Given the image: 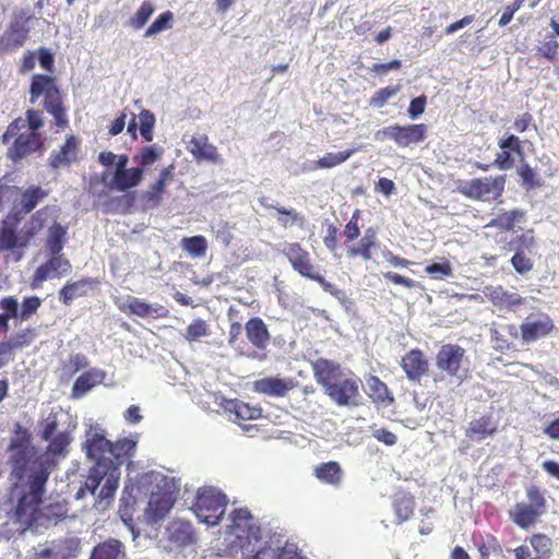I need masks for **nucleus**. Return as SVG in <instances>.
Here are the masks:
<instances>
[{
  "mask_svg": "<svg viewBox=\"0 0 559 559\" xmlns=\"http://www.w3.org/2000/svg\"><path fill=\"white\" fill-rule=\"evenodd\" d=\"M46 441V451L39 453L32 443L28 430L17 424L7 449L11 499L17 501L15 518L20 522L32 520L46 493V485L52 469L58 460L68 454L72 437L70 431L64 430Z\"/></svg>",
  "mask_w": 559,
  "mask_h": 559,
  "instance_id": "1",
  "label": "nucleus"
},
{
  "mask_svg": "<svg viewBox=\"0 0 559 559\" xmlns=\"http://www.w3.org/2000/svg\"><path fill=\"white\" fill-rule=\"evenodd\" d=\"M83 450L94 465L74 497L76 500L90 498L92 508L104 512L111 506L119 485L121 474L119 462L111 459V442L100 427H91L86 431Z\"/></svg>",
  "mask_w": 559,
  "mask_h": 559,
  "instance_id": "2",
  "label": "nucleus"
},
{
  "mask_svg": "<svg viewBox=\"0 0 559 559\" xmlns=\"http://www.w3.org/2000/svg\"><path fill=\"white\" fill-rule=\"evenodd\" d=\"M228 534L235 536L233 544L241 550V559H306L294 543L271 538L262 543L261 528L247 509L234 510Z\"/></svg>",
  "mask_w": 559,
  "mask_h": 559,
  "instance_id": "3",
  "label": "nucleus"
},
{
  "mask_svg": "<svg viewBox=\"0 0 559 559\" xmlns=\"http://www.w3.org/2000/svg\"><path fill=\"white\" fill-rule=\"evenodd\" d=\"M313 371L316 381L336 405H356L360 380L350 371H345L340 364L326 359H318L313 364Z\"/></svg>",
  "mask_w": 559,
  "mask_h": 559,
  "instance_id": "4",
  "label": "nucleus"
},
{
  "mask_svg": "<svg viewBox=\"0 0 559 559\" xmlns=\"http://www.w3.org/2000/svg\"><path fill=\"white\" fill-rule=\"evenodd\" d=\"M141 486H150V499L144 511V520L150 525L157 524L171 510L175 503L176 483L174 478L158 472L142 476Z\"/></svg>",
  "mask_w": 559,
  "mask_h": 559,
  "instance_id": "5",
  "label": "nucleus"
},
{
  "mask_svg": "<svg viewBox=\"0 0 559 559\" xmlns=\"http://www.w3.org/2000/svg\"><path fill=\"white\" fill-rule=\"evenodd\" d=\"M29 102L35 104L41 96L45 109L53 116L56 124L64 128L68 124L67 115L61 104V96L56 80L52 76L35 74L29 86Z\"/></svg>",
  "mask_w": 559,
  "mask_h": 559,
  "instance_id": "6",
  "label": "nucleus"
},
{
  "mask_svg": "<svg viewBox=\"0 0 559 559\" xmlns=\"http://www.w3.org/2000/svg\"><path fill=\"white\" fill-rule=\"evenodd\" d=\"M226 506L227 498L219 489L204 487L199 489L192 510L199 522L211 527L219 523Z\"/></svg>",
  "mask_w": 559,
  "mask_h": 559,
  "instance_id": "7",
  "label": "nucleus"
},
{
  "mask_svg": "<svg viewBox=\"0 0 559 559\" xmlns=\"http://www.w3.org/2000/svg\"><path fill=\"white\" fill-rule=\"evenodd\" d=\"M21 128H25V122L17 119L9 124L2 135L3 143L14 138V142L8 151V156L13 162L21 160L29 154L37 152L41 148L44 143L41 134H35L34 131H21Z\"/></svg>",
  "mask_w": 559,
  "mask_h": 559,
  "instance_id": "8",
  "label": "nucleus"
},
{
  "mask_svg": "<svg viewBox=\"0 0 559 559\" xmlns=\"http://www.w3.org/2000/svg\"><path fill=\"white\" fill-rule=\"evenodd\" d=\"M436 367L449 377L463 382L468 373L465 349L455 344H444L436 355Z\"/></svg>",
  "mask_w": 559,
  "mask_h": 559,
  "instance_id": "9",
  "label": "nucleus"
},
{
  "mask_svg": "<svg viewBox=\"0 0 559 559\" xmlns=\"http://www.w3.org/2000/svg\"><path fill=\"white\" fill-rule=\"evenodd\" d=\"M427 127L424 123L419 124H407L400 126L394 124L378 130L374 133L377 141H383L385 139L393 140L399 146L407 147L412 144L420 143L425 140Z\"/></svg>",
  "mask_w": 559,
  "mask_h": 559,
  "instance_id": "10",
  "label": "nucleus"
},
{
  "mask_svg": "<svg viewBox=\"0 0 559 559\" xmlns=\"http://www.w3.org/2000/svg\"><path fill=\"white\" fill-rule=\"evenodd\" d=\"M506 179L502 176L496 178H477L466 182L461 192L472 199L488 201L500 197L504 189Z\"/></svg>",
  "mask_w": 559,
  "mask_h": 559,
  "instance_id": "11",
  "label": "nucleus"
},
{
  "mask_svg": "<svg viewBox=\"0 0 559 559\" xmlns=\"http://www.w3.org/2000/svg\"><path fill=\"white\" fill-rule=\"evenodd\" d=\"M197 542L192 524L183 520H174L168 524L163 538L164 548L168 551H177L193 545Z\"/></svg>",
  "mask_w": 559,
  "mask_h": 559,
  "instance_id": "12",
  "label": "nucleus"
},
{
  "mask_svg": "<svg viewBox=\"0 0 559 559\" xmlns=\"http://www.w3.org/2000/svg\"><path fill=\"white\" fill-rule=\"evenodd\" d=\"M50 254L51 257L36 269L31 283L33 288H37L48 278L61 277L71 272L72 265L62 253Z\"/></svg>",
  "mask_w": 559,
  "mask_h": 559,
  "instance_id": "13",
  "label": "nucleus"
},
{
  "mask_svg": "<svg viewBox=\"0 0 559 559\" xmlns=\"http://www.w3.org/2000/svg\"><path fill=\"white\" fill-rule=\"evenodd\" d=\"M282 253L287 258L294 271L301 276L309 278L316 272L311 263L310 254L298 242H286L283 245Z\"/></svg>",
  "mask_w": 559,
  "mask_h": 559,
  "instance_id": "14",
  "label": "nucleus"
},
{
  "mask_svg": "<svg viewBox=\"0 0 559 559\" xmlns=\"http://www.w3.org/2000/svg\"><path fill=\"white\" fill-rule=\"evenodd\" d=\"M554 329L552 320L545 314L530 316L521 324V335L525 343L546 337Z\"/></svg>",
  "mask_w": 559,
  "mask_h": 559,
  "instance_id": "15",
  "label": "nucleus"
},
{
  "mask_svg": "<svg viewBox=\"0 0 559 559\" xmlns=\"http://www.w3.org/2000/svg\"><path fill=\"white\" fill-rule=\"evenodd\" d=\"M401 367L406 378L419 382L429 371V362L420 349H412L402 357Z\"/></svg>",
  "mask_w": 559,
  "mask_h": 559,
  "instance_id": "16",
  "label": "nucleus"
},
{
  "mask_svg": "<svg viewBox=\"0 0 559 559\" xmlns=\"http://www.w3.org/2000/svg\"><path fill=\"white\" fill-rule=\"evenodd\" d=\"M98 284L96 278L91 277L68 282L59 292V300L69 306L74 299L91 295Z\"/></svg>",
  "mask_w": 559,
  "mask_h": 559,
  "instance_id": "17",
  "label": "nucleus"
},
{
  "mask_svg": "<svg viewBox=\"0 0 559 559\" xmlns=\"http://www.w3.org/2000/svg\"><path fill=\"white\" fill-rule=\"evenodd\" d=\"M188 151L198 162L221 163L216 146L209 142V138L205 134L192 136L188 143Z\"/></svg>",
  "mask_w": 559,
  "mask_h": 559,
  "instance_id": "18",
  "label": "nucleus"
},
{
  "mask_svg": "<svg viewBox=\"0 0 559 559\" xmlns=\"http://www.w3.org/2000/svg\"><path fill=\"white\" fill-rule=\"evenodd\" d=\"M485 296L497 307L513 310L523 305L524 298L515 292H509L501 286H486Z\"/></svg>",
  "mask_w": 559,
  "mask_h": 559,
  "instance_id": "19",
  "label": "nucleus"
},
{
  "mask_svg": "<svg viewBox=\"0 0 559 559\" xmlns=\"http://www.w3.org/2000/svg\"><path fill=\"white\" fill-rule=\"evenodd\" d=\"M28 36V29L24 23L15 19L10 23L5 32L0 38V47L2 49H16L24 45Z\"/></svg>",
  "mask_w": 559,
  "mask_h": 559,
  "instance_id": "20",
  "label": "nucleus"
},
{
  "mask_svg": "<svg viewBox=\"0 0 559 559\" xmlns=\"http://www.w3.org/2000/svg\"><path fill=\"white\" fill-rule=\"evenodd\" d=\"M88 559H127L124 544L116 538H108L97 544Z\"/></svg>",
  "mask_w": 559,
  "mask_h": 559,
  "instance_id": "21",
  "label": "nucleus"
},
{
  "mask_svg": "<svg viewBox=\"0 0 559 559\" xmlns=\"http://www.w3.org/2000/svg\"><path fill=\"white\" fill-rule=\"evenodd\" d=\"M144 170L141 167H132L122 171H115L108 187L124 192L139 186L143 178Z\"/></svg>",
  "mask_w": 559,
  "mask_h": 559,
  "instance_id": "22",
  "label": "nucleus"
},
{
  "mask_svg": "<svg viewBox=\"0 0 559 559\" xmlns=\"http://www.w3.org/2000/svg\"><path fill=\"white\" fill-rule=\"evenodd\" d=\"M106 377L105 371L100 369H90L83 372L74 382L72 386L71 396L73 399L83 397L95 385L102 383Z\"/></svg>",
  "mask_w": 559,
  "mask_h": 559,
  "instance_id": "23",
  "label": "nucleus"
},
{
  "mask_svg": "<svg viewBox=\"0 0 559 559\" xmlns=\"http://www.w3.org/2000/svg\"><path fill=\"white\" fill-rule=\"evenodd\" d=\"M293 389L290 380L263 378L253 382V391L270 396H285Z\"/></svg>",
  "mask_w": 559,
  "mask_h": 559,
  "instance_id": "24",
  "label": "nucleus"
},
{
  "mask_svg": "<svg viewBox=\"0 0 559 559\" xmlns=\"http://www.w3.org/2000/svg\"><path fill=\"white\" fill-rule=\"evenodd\" d=\"M246 335L249 342L258 349H265L270 334L262 319L251 318L245 325Z\"/></svg>",
  "mask_w": 559,
  "mask_h": 559,
  "instance_id": "25",
  "label": "nucleus"
},
{
  "mask_svg": "<svg viewBox=\"0 0 559 559\" xmlns=\"http://www.w3.org/2000/svg\"><path fill=\"white\" fill-rule=\"evenodd\" d=\"M219 405L225 412L234 414L237 420H252L261 416V408L250 406L237 400H226L221 397Z\"/></svg>",
  "mask_w": 559,
  "mask_h": 559,
  "instance_id": "26",
  "label": "nucleus"
},
{
  "mask_svg": "<svg viewBox=\"0 0 559 559\" xmlns=\"http://www.w3.org/2000/svg\"><path fill=\"white\" fill-rule=\"evenodd\" d=\"M118 307L121 311L129 310L132 314L141 318H150L164 314V308L154 307L139 298L129 296L126 301L119 302Z\"/></svg>",
  "mask_w": 559,
  "mask_h": 559,
  "instance_id": "27",
  "label": "nucleus"
},
{
  "mask_svg": "<svg viewBox=\"0 0 559 559\" xmlns=\"http://www.w3.org/2000/svg\"><path fill=\"white\" fill-rule=\"evenodd\" d=\"M78 141L74 136H69L59 151L51 153L49 165L56 169L64 167L75 159Z\"/></svg>",
  "mask_w": 559,
  "mask_h": 559,
  "instance_id": "28",
  "label": "nucleus"
},
{
  "mask_svg": "<svg viewBox=\"0 0 559 559\" xmlns=\"http://www.w3.org/2000/svg\"><path fill=\"white\" fill-rule=\"evenodd\" d=\"M314 475L320 481L334 487H338L343 479L342 468L340 464L334 461L321 463L316 466Z\"/></svg>",
  "mask_w": 559,
  "mask_h": 559,
  "instance_id": "29",
  "label": "nucleus"
},
{
  "mask_svg": "<svg viewBox=\"0 0 559 559\" xmlns=\"http://www.w3.org/2000/svg\"><path fill=\"white\" fill-rule=\"evenodd\" d=\"M41 502H43V500L39 503H41ZM38 506H40V504H38ZM37 512H39L40 516L46 519L48 522L57 523L58 521H60L67 516L68 508H67L66 503H63V502L51 503L49 506L44 507L43 509H39V507H37L32 520H29V522H21V524L31 525L33 521L37 520V516H36ZM12 518L14 519L15 522H17V520L15 518V510L13 511ZM19 523H20V521H19Z\"/></svg>",
  "mask_w": 559,
  "mask_h": 559,
  "instance_id": "30",
  "label": "nucleus"
},
{
  "mask_svg": "<svg viewBox=\"0 0 559 559\" xmlns=\"http://www.w3.org/2000/svg\"><path fill=\"white\" fill-rule=\"evenodd\" d=\"M138 444V436L132 435L117 440L115 443L111 442L110 456L115 462H119V466L122 464L124 459H129L134 455L135 448Z\"/></svg>",
  "mask_w": 559,
  "mask_h": 559,
  "instance_id": "31",
  "label": "nucleus"
},
{
  "mask_svg": "<svg viewBox=\"0 0 559 559\" xmlns=\"http://www.w3.org/2000/svg\"><path fill=\"white\" fill-rule=\"evenodd\" d=\"M510 514L513 522L522 528L530 527L542 515L534 508L523 502L515 504Z\"/></svg>",
  "mask_w": 559,
  "mask_h": 559,
  "instance_id": "32",
  "label": "nucleus"
},
{
  "mask_svg": "<svg viewBox=\"0 0 559 559\" xmlns=\"http://www.w3.org/2000/svg\"><path fill=\"white\" fill-rule=\"evenodd\" d=\"M67 544H52L41 549H35L25 559H71V547Z\"/></svg>",
  "mask_w": 559,
  "mask_h": 559,
  "instance_id": "33",
  "label": "nucleus"
},
{
  "mask_svg": "<svg viewBox=\"0 0 559 559\" xmlns=\"http://www.w3.org/2000/svg\"><path fill=\"white\" fill-rule=\"evenodd\" d=\"M27 240H22L15 228L5 223L0 227V251H9L15 248H26Z\"/></svg>",
  "mask_w": 559,
  "mask_h": 559,
  "instance_id": "34",
  "label": "nucleus"
},
{
  "mask_svg": "<svg viewBox=\"0 0 559 559\" xmlns=\"http://www.w3.org/2000/svg\"><path fill=\"white\" fill-rule=\"evenodd\" d=\"M48 195V190L39 186H31L21 195V210L25 214L31 213L39 202Z\"/></svg>",
  "mask_w": 559,
  "mask_h": 559,
  "instance_id": "35",
  "label": "nucleus"
},
{
  "mask_svg": "<svg viewBox=\"0 0 559 559\" xmlns=\"http://www.w3.org/2000/svg\"><path fill=\"white\" fill-rule=\"evenodd\" d=\"M525 212L519 209L503 212L496 218L491 219L487 227H498L502 230H511L516 223L524 221Z\"/></svg>",
  "mask_w": 559,
  "mask_h": 559,
  "instance_id": "36",
  "label": "nucleus"
},
{
  "mask_svg": "<svg viewBox=\"0 0 559 559\" xmlns=\"http://www.w3.org/2000/svg\"><path fill=\"white\" fill-rule=\"evenodd\" d=\"M366 389L367 393L373 401L382 403L388 402V404H391L394 401V399L389 394L386 384L376 376H370L366 380Z\"/></svg>",
  "mask_w": 559,
  "mask_h": 559,
  "instance_id": "37",
  "label": "nucleus"
},
{
  "mask_svg": "<svg viewBox=\"0 0 559 559\" xmlns=\"http://www.w3.org/2000/svg\"><path fill=\"white\" fill-rule=\"evenodd\" d=\"M67 227L55 222L48 229L46 247L50 253H61L66 242Z\"/></svg>",
  "mask_w": 559,
  "mask_h": 559,
  "instance_id": "38",
  "label": "nucleus"
},
{
  "mask_svg": "<svg viewBox=\"0 0 559 559\" xmlns=\"http://www.w3.org/2000/svg\"><path fill=\"white\" fill-rule=\"evenodd\" d=\"M496 431V427L488 417L473 420L466 431V436L473 440L481 441Z\"/></svg>",
  "mask_w": 559,
  "mask_h": 559,
  "instance_id": "39",
  "label": "nucleus"
},
{
  "mask_svg": "<svg viewBox=\"0 0 559 559\" xmlns=\"http://www.w3.org/2000/svg\"><path fill=\"white\" fill-rule=\"evenodd\" d=\"M377 231L374 228L369 227L366 229L362 238L359 241V247H353L348 253L350 257L360 255L365 261L371 259V248L376 245Z\"/></svg>",
  "mask_w": 559,
  "mask_h": 559,
  "instance_id": "40",
  "label": "nucleus"
},
{
  "mask_svg": "<svg viewBox=\"0 0 559 559\" xmlns=\"http://www.w3.org/2000/svg\"><path fill=\"white\" fill-rule=\"evenodd\" d=\"M267 209H274L281 215L277 217V222L283 227H288L294 224L304 225V216L298 213L295 209H286L284 206H275L273 204L262 203Z\"/></svg>",
  "mask_w": 559,
  "mask_h": 559,
  "instance_id": "41",
  "label": "nucleus"
},
{
  "mask_svg": "<svg viewBox=\"0 0 559 559\" xmlns=\"http://www.w3.org/2000/svg\"><path fill=\"white\" fill-rule=\"evenodd\" d=\"M181 248L193 258H202L207 250V241L203 236L185 237L181 240Z\"/></svg>",
  "mask_w": 559,
  "mask_h": 559,
  "instance_id": "42",
  "label": "nucleus"
},
{
  "mask_svg": "<svg viewBox=\"0 0 559 559\" xmlns=\"http://www.w3.org/2000/svg\"><path fill=\"white\" fill-rule=\"evenodd\" d=\"M48 209H41L32 216V222L25 224L19 234L22 240H27V246L32 238L41 229L44 225L45 215Z\"/></svg>",
  "mask_w": 559,
  "mask_h": 559,
  "instance_id": "43",
  "label": "nucleus"
},
{
  "mask_svg": "<svg viewBox=\"0 0 559 559\" xmlns=\"http://www.w3.org/2000/svg\"><path fill=\"white\" fill-rule=\"evenodd\" d=\"M356 151L357 148L354 147L337 153H328L317 160V167L322 169L336 167L346 162Z\"/></svg>",
  "mask_w": 559,
  "mask_h": 559,
  "instance_id": "44",
  "label": "nucleus"
},
{
  "mask_svg": "<svg viewBox=\"0 0 559 559\" xmlns=\"http://www.w3.org/2000/svg\"><path fill=\"white\" fill-rule=\"evenodd\" d=\"M394 509L399 523L408 520L414 511L413 498L408 495L397 497L394 501Z\"/></svg>",
  "mask_w": 559,
  "mask_h": 559,
  "instance_id": "45",
  "label": "nucleus"
},
{
  "mask_svg": "<svg viewBox=\"0 0 559 559\" xmlns=\"http://www.w3.org/2000/svg\"><path fill=\"white\" fill-rule=\"evenodd\" d=\"M88 366V360L83 354H74L71 355L69 360L64 362L62 367V377L70 379L78 371L86 368Z\"/></svg>",
  "mask_w": 559,
  "mask_h": 559,
  "instance_id": "46",
  "label": "nucleus"
},
{
  "mask_svg": "<svg viewBox=\"0 0 559 559\" xmlns=\"http://www.w3.org/2000/svg\"><path fill=\"white\" fill-rule=\"evenodd\" d=\"M155 116L147 109H142L139 114L140 133L146 142L153 140V129L155 126Z\"/></svg>",
  "mask_w": 559,
  "mask_h": 559,
  "instance_id": "47",
  "label": "nucleus"
},
{
  "mask_svg": "<svg viewBox=\"0 0 559 559\" xmlns=\"http://www.w3.org/2000/svg\"><path fill=\"white\" fill-rule=\"evenodd\" d=\"M210 334V328L206 322L202 319L193 320L186 330L185 337L189 342L199 341L201 337Z\"/></svg>",
  "mask_w": 559,
  "mask_h": 559,
  "instance_id": "48",
  "label": "nucleus"
},
{
  "mask_svg": "<svg viewBox=\"0 0 559 559\" xmlns=\"http://www.w3.org/2000/svg\"><path fill=\"white\" fill-rule=\"evenodd\" d=\"M163 150L156 145H150L142 148L141 153L134 159L141 165V168L153 165L160 156Z\"/></svg>",
  "mask_w": 559,
  "mask_h": 559,
  "instance_id": "49",
  "label": "nucleus"
},
{
  "mask_svg": "<svg viewBox=\"0 0 559 559\" xmlns=\"http://www.w3.org/2000/svg\"><path fill=\"white\" fill-rule=\"evenodd\" d=\"M41 305V300L37 296H31L24 298L21 307L19 306V314L21 321H27L38 310Z\"/></svg>",
  "mask_w": 559,
  "mask_h": 559,
  "instance_id": "50",
  "label": "nucleus"
},
{
  "mask_svg": "<svg viewBox=\"0 0 559 559\" xmlns=\"http://www.w3.org/2000/svg\"><path fill=\"white\" fill-rule=\"evenodd\" d=\"M153 13V4L150 1H144L134 14V16L131 19V25L136 29L142 28L150 20Z\"/></svg>",
  "mask_w": 559,
  "mask_h": 559,
  "instance_id": "51",
  "label": "nucleus"
},
{
  "mask_svg": "<svg viewBox=\"0 0 559 559\" xmlns=\"http://www.w3.org/2000/svg\"><path fill=\"white\" fill-rule=\"evenodd\" d=\"M490 342L492 344L493 349L503 352L511 348L512 341L507 337L502 332H500L497 328L496 323H492L490 329Z\"/></svg>",
  "mask_w": 559,
  "mask_h": 559,
  "instance_id": "52",
  "label": "nucleus"
},
{
  "mask_svg": "<svg viewBox=\"0 0 559 559\" xmlns=\"http://www.w3.org/2000/svg\"><path fill=\"white\" fill-rule=\"evenodd\" d=\"M173 20V13L166 11L162 13L145 31V36H154L169 27V23Z\"/></svg>",
  "mask_w": 559,
  "mask_h": 559,
  "instance_id": "53",
  "label": "nucleus"
},
{
  "mask_svg": "<svg viewBox=\"0 0 559 559\" xmlns=\"http://www.w3.org/2000/svg\"><path fill=\"white\" fill-rule=\"evenodd\" d=\"M165 183L163 181H156L150 190L144 192L143 199L148 207H156L162 200V195L165 191Z\"/></svg>",
  "mask_w": 559,
  "mask_h": 559,
  "instance_id": "54",
  "label": "nucleus"
},
{
  "mask_svg": "<svg viewBox=\"0 0 559 559\" xmlns=\"http://www.w3.org/2000/svg\"><path fill=\"white\" fill-rule=\"evenodd\" d=\"M399 91H400L399 86H394V87L388 86L384 88H380L371 97L370 105L376 108H381L385 105V103L390 98H392L394 95H396Z\"/></svg>",
  "mask_w": 559,
  "mask_h": 559,
  "instance_id": "55",
  "label": "nucleus"
},
{
  "mask_svg": "<svg viewBox=\"0 0 559 559\" xmlns=\"http://www.w3.org/2000/svg\"><path fill=\"white\" fill-rule=\"evenodd\" d=\"M528 499V506L534 508L540 514L546 512V501L539 489L535 486H531L526 492Z\"/></svg>",
  "mask_w": 559,
  "mask_h": 559,
  "instance_id": "56",
  "label": "nucleus"
},
{
  "mask_svg": "<svg viewBox=\"0 0 559 559\" xmlns=\"http://www.w3.org/2000/svg\"><path fill=\"white\" fill-rule=\"evenodd\" d=\"M0 308L3 310L2 314L10 319H20L19 301L14 296H8L0 299Z\"/></svg>",
  "mask_w": 559,
  "mask_h": 559,
  "instance_id": "57",
  "label": "nucleus"
},
{
  "mask_svg": "<svg viewBox=\"0 0 559 559\" xmlns=\"http://www.w3.org/2000/svg\"><path fill=\"white\" fill-rule=\"evenodd\" d=\"M426 273L432 278L444 280L452 276V267L449 262L443 263H431L426 266Z\"/></svg>",
  "mask_w": 559,
  "mask_h": 559,
  "instance_id": "58",
  "label": "nucleus"
},
{
  "mask_svg": "<svg viewBox=\"0 0 559 559\" xmlns=\"http://www.w3.org/2000/svg\"><path fill=\"white\" fill-rule=\"evenodd\" d=\"M23 121L25 122V128H23L24 130L34 131L35 134H40L38 130L44 126V121L39 110L28 109L26 111V120Z\"/></svg>",
  "mask_w": 559,
  "mask_h": 559,
  "instance_id": "59",
  "label": "nucleus"
},
{
  "mask_svg": "<svg viewBox=\"0 0 559 559\" xmlns=\"http://www.w3.org/2000/svg\"><path fill=\"white\" fill-rule=\"evenodd\" d=\"M58 419L55 414H49L41 424L40 437L43 440H49L56 436L58 431Z\"/></svg>",
  "mask_w": 559,
  "mask_h": 559,
  "instance_id": "60",
  "label": "nucleus"
},
{
  "mask_svg": "<svg viewBox=\"0 0 559 559\" xmlns=\"http://www.w3.org/2000/svg\"><path fill=\"white\" fill-rule=\"evenodd\" d=\"M511 263L514 270L520 274H525L533 267L531 260L521 250L515 252L511 259Z\"/></svg>",
  "mask_w": 559,
  "mask_h": 559,
  "instance_id": "61",
  "label": "nucleus"
},
{
  "mask_svg": "<svg viewBox=\"0 0 559 559\" xmlns=\"http://www.w3.org/2000/svg\"><path fill=\"white\" fill-rule=\"evenodd\" d=\"M498 145L501 150H506V151L509 150V151H512V152L519 154L520 156L523 155L521 141L514 134H508L506 138L500 139L498 142Z\"/></svg>",
  "mask_w": 559,
  "mask_h": 559,
  "instance_id": "62",
  "label": "nucleus"
},
{
  "mask_svg": "<svg viewBox=\"0 0 559 559\" xmlns=\"http://www.w3.org/2000/svg\"><path fill=\"white\" fill-rule=\"evenodd\" d=\"M426 103L427 99L424 95L413 98L407 109L409 118L413 120L417 119L425 111Z\"/></svg>",
  "mask_w": 559,
  "mask_h": 559,
  "instance_id": "63",
  "label": "nucleus"
},
{
  "mask_svg": "<svg viewBox=\"0 0 559 559\" xmlns=\"http://www.w3.org/2000/svg\"><path fill=\"white\" fill-rule=\"evenodd\" d=\"M499 549V543L492 536H488L487 539L483 540L481 544H479L478 546L480 559H489L490 554Z\"/></svg>",
  "mask_w": 559,
  "mask_h": 559,
  "instance_id": "64",
  "label": "nucleus"
}]
</instances>
